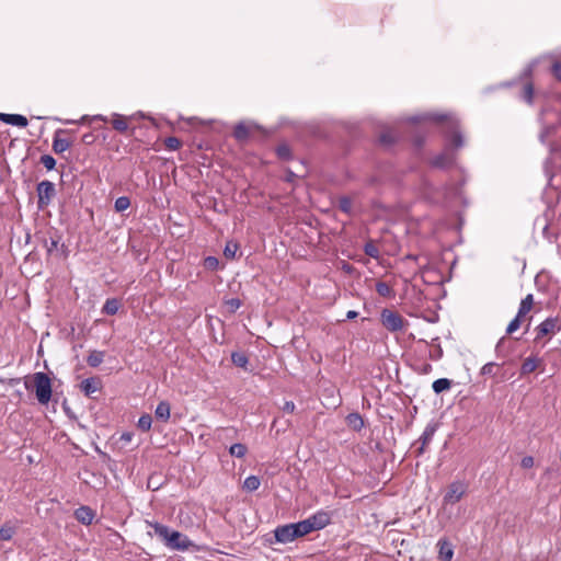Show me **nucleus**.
<instances>
[{"label":"nucleus","mask_w":561,"mask_h":561,"mask_svg":"<svg viewBox=\"0 0 561 561\" xmlns=\"http://www.w3.org/2000/svg\"><path fill=\"white\" fill-rule=\"evenodd\" d=\"M252 128H256V126H249L244 123H238L233 129V137L237 141L244 142L249 139Z\"/></svg>","instance_id":"obj_18"},{"label":"nucleus","mask_w":561,"mask_h":561,"mask_svg":"<svg viewBox=\"0 0 561 561\" xmlns=\"http://www.w3.org/2000/svg\"><path fill=\"white\" fill-rule=\"evenodd\" d=\"M451 388V380L448 378H439L436 379L433 385L432 389L435 393L439 394L444 391H447Z\"/></svg>","instance_id":"obj_25"},{"label":"nucleus","mask_w":561,"mask_h":561,"mask_svg":"<svg viewBox=\"0 0 561 561\" xmlns=\"http://www.w3.org/2000/svg\"><path fill=\"white\" fill-rule=\"evenodd\" d=\"M94 141H95V136L92 133H88L82 136V142L85 145H91Z\"/></svg>","instance_id":"obj_48"},{"label":"nucleus","mask_w":561,"mask_h":561,"mask_svg":"<svg viewBox=\"0 0 561 561\" xmlns=\"http://www.w3.org/2000/svg\"><path fill=\"white\" fill-rule=\"evenodd\" d=\"M226 305L228 306L231 312H236L241 307L242 302L238 298H231L227 300Z\"/></svg>","instance_id":"obj_42"},{"label":"nucleus","mask_w":561,"mask_h":561,"mask_svg":"<svg viewBox=\"0 0 561 561\" xmlns=\"http://www.w3.org/2000/svg\"><path fill=\"white\" fill-rule=\"evenodd\" d=\"M379 140L383 145H391L394 142V138L390 133H383L380 135Z\"/></svg>","instance_id":"obj_45"},{"label":"nucleus","mask_w":561,"mask_h":561,"mask_svg":"<svg viewBox=\"0 0 561 561\" xmlns=\"http://www.w3.org/2000/svg\"><path fill=\"white\" fill-rule=\"evenodd\" d=\"M260 485L261 481L256 476H249L243 483V488L249 492L256 491Z\"/></svg>","instance_id":"obj_28"},{"label":"nucleus","mask_w":561,"mask_h":561,"mask_svg":"<svg viewBox=\"0 0 561 561\" xmlns=\"http://www.w3.org/2000/svg\"><path fill=\"white\" fill-rule=\"evenodd\" d=\"M148 525L153 529L154 535L158 536L169 549L185 551L193 546L187 536L178 530H172L168 526L158 522H148Z\"/></svg>","instance_id":"obj_1"},{"label":"nucleus","mask_w":561,"mask_h":561,"mask_svg":"<svg viewBox=\"0 0 561 561\" xmlns=\"http://www.w3.org/2000/svg\"><path fill=\"white\" fill-rule=\"evenodd\" d=\"M131 439H133V434L129 432L123 433L121 436V440L126 442V443L130 442Z\"/></svg>","instance_id":"obj_50"},{"label":"nucleus","mask_w":561,"mask_h":561,"mask_svg":"<svg viewBox=\"0 0 561 561\" xmlns=\"http://www.w3.org/2000/svg\"><path fill=\"white\" fill-rule=\"evenodd\" d=\"M282 410L286 413H293L295 411V403L293 401H286Z\"/></svg>","instance_id":"obj_49"},{"label":"nucleus","mask_w":561,"mask_h":561,"mask_svg":"<svg viewBox=\"0 0 561 561\" xmlns=\"http://www.w3.org/2000/svg\"><path fill=\"white\" fill-rule=\"evenodd\" d=\"M520 466L524 469L531 468L534 466V458L531 456H525L520 461Z\"/></svg>","instance_id":"obj_47"},{"label":"nucleus","mask_w":561,"mask_h":561,"mask_svg":"<svg viewBox=\"0 0 561 561\" xmlns=\"http://www.w3.org/2000/svg\"><path fill=\"white\" fill-rule=\"evenodd\" d=\"M104 356L105 353L102 351H91L87 358V363L90 367H98L103 363Z\"/></svg>","instance_id":"obj_24"},{"label":"nucleus","mask_w":561,"mask_h":561,"mask_svg":"<svg viewBox=\"0 0 561 561\" xmlns=\"http://www.w3.org/2000/svg\"><path fill=\"white\" fill-rule=\"evenodd\" d=\"M24 386H25V388H26L27 390H28V389H31V385H30V382H28L27 380H25Z\"/></svg>","instance_id":"obj_55"},{"label":"nucleus","mask_w":561,"mask_h":561,"mask_svg":"<svg viewBox=\"0 0 561 561\" xmlns=\"http://www.w3.org/2000/svg\"><path fill=\"white\" fill-rule=\"evenodd\" d=\"M542 362L543 360L537 355H531L525 358L520 366V376L524 377L534 373L540 365H542Z\"/></svg>","instance_id":"obj_13"},{"label":"nucleus","mask_w":561,"mask_h":561,"mask_svg":"<svg viewBox=\"0 0 561 561\" xmlns=\"http://www.w3.org/2000/svg\"><path fill=\"white\" fill-rule=\"evenodd\" d=\"M101 387V380L99 377L85 378L80 383V389L85 396H91L96 392Z\"/></svg>","instance_id":"obj_16"},{"label":"nucleus","mask_w":561,"mask_h":561,"mask_svg":"<svg viewBox=\"0 0 561 561\" xmlns=\"http://www.w3.org/2000/svg\"><path fill=\"white\" fill-rule=\"evenodd\" d=\"M466 493V488L463 483L456 481L453 482L448 486V491L444 495V503L446 504H455L461 500L463 494Z\"/></svg>","instance_id":"obj_11"},{"label":"nucleus","mask_w":561,"mask_h":561,"mask_svg":"<svg viewBox=\"0 0 561 561\" xmlns=\"http://www.w3.org/2000/svg\"><path fill=\"white\" fill-rule=\"evenodd\" d=\"M455 161H456L455 152L451 149H449L448 147H445L443 152L435 156L431 160V164L437 169H448L455 164Z\"/></svg>","instance_id":"obj_10"},{"label":"nucleus","mask_w":561,"mask_h":561,"mask_svg":"<svg viewBox=\"0 0 561 561\" xmlns=\"http://www.w3.org/2000/svg\"><path fill=\"white\" fill-rule=\"evenodd\" d=\"M0 121L5 124L18 127H26L28 124L27 118L21 114L0 113Z\"/></svg>","instance_id":"obj_15"},{"label":"nucleus","mask_w":561,"mask_h":561,"mask_svg":"<svg viewBox=\"0 0 561 561\" xmlns=\"http://www.w3.org/2000/svg\"><path fill=\"white\" fill-rule=\"evenodd\" d=\"M231 362L237 367L247 369V365L249 364V358L244 352H232Z\"/></svg>","instance_id":"obj_26"},{"label":"nucleus","mask_w":561,"mask_h":561,"mask_svg":"<svg viewBox=\"0 0 561 561\" xmlns=\"http://www.w3.org/2000/svg\"><path fill=\"white\" fill-rule=\"evenodd\" d=\"M121 308V302L117 298H108L102 307V313L114 316Z\"/></svg>","instance_id":"obj_20"},{"label":"nucleus","mask_w":561,"mask_h":561,"mask_svg":"<svg viewBox=\"0 0 561 561\" xmlns=\"http://www.w3.org/2000/svg\"><path fill=\"white\" fill-rule=\"evenodd\" d=\"M376 291L382 297H389L391 294V288L387 283L378 282L376 284Z\"/></svg>","instance_id":"obj_39"},{"label":"nucleus","mask_w":561,"mask_h":561,"mask_svg":"<svg viewBox=\"0 0 561 561\" xmlns=\"http://www.w3.org/2000/svg\"><path fill=\"white\" fill-rule=\"evenodd\" d=\"M35 396L41 404H47L51 399V381L47 374L43 371L33 375Z\"/></svg>","instance_id":"obj_4"},{"label":"nucleus","mask_w":561,"mask_h":561,"mask_svg":"<svg viewBox=\"0 0 561 561\" xmlns=\"http://www.w3.org/2000/svg\"><path fill=\"white\" fill-rule=\"evenodd\" d=\"M75 517L81 524L90 525L95 517V512L89 506H80L75 511Z\"/></svg>","instance_id":"obj_14"},{"label":"nucleus","mask_w":561,"mask_h":561,"mask_svg":"<svg viewBox=\"0 0 561 561\" xmlns=\"http://www.w3.org/2000/svg\"><path fill=\"white\" fill-rule=\"evenodd\" d=\"M91 121H103V122H107V118L103 115H95L91 118Z\"/></svg>","instance_id":"obj_53"},{"label":"nucleus","mask_w":561,"mask_h":561,"mask_svg":"<svg viewBox=\"0 0 561 561\" xmlns=\"http://www.w3.org/2000/svg\"><path fill=\"white\" fill-rule=\"evenodd\" d=\"M339 208L341 211L350 215L352 213V199L347 196L340 197Z\"/></svg>","instance_id":"obj_36"},{"label":"nucleus","mask_w":561,"mask_h":561,"mask_svg":"<svg viewBox=\"0 0 561 561\" xmlns=\"http://www.w3.org/2000/svg\"><path fill=\"white\" fill-rule=\"evenodd\" d=\"M504 379H505V374H503V375L501 376V380H504Z\"/></svg>","instance_id":"obj_58"},{"label":"nucleus","mask_w":561,"mask_h":561,"mask_svg":"<svg viewBox=\"0 0 561 561\" xmlns=\"http://www.w3.org/2000/svg\"><path fill=\"white\" fill-rule=\"evenodd\" d=\"M381 323L387 330L397 332L403 329L404 319L396 311L383 309L381 311Z\"/></svg>","instance_id":"obj_7"},{"label":"nucleus","mask_w":561,"mask_h":561,"mask_svg":"<svg viewBox=\"0 0 561 561\" xmlns=\"http://www.w3.org/2000/svg\"><path fill=\"white\" fill-rule=\"evenodd\" d=\"M535 341L541 340L546 335L556 334L561 331V321L559 318L549 317L536 327Z\"/></svg>","instance_id":"obj_8"},{"label":"nucleus","mask_w":561,"mask_h":561,"mask_svg":"<svg viewBox=\"0 0 561 561\" xmlns=\"http://www.w3.org/2000/svg\"><path fill=\"white\" fill-rule=\"evenodd\" d=\"M58 244H59L58 239H50L49 243L47 240H45V247H46L47 253L51 254L53 251L57 249Z\"/></svg>","instance_id":"obj_44"},{"label":"nucleus","mask_w":561,"mask_h":561,"mask_svg":"<svg viewBox=\"0 0 561 561\" xmlns=\"http://www.w3.org/2000/svg\"><path fill=\"white\" fill-rule=\"evenodd\" d=\"M503 364H501V366ZM499 367H500V364L494 363V362H489L482 366V368L480 370V375L495 377L497 375Z\"/></svg>","instance_id":"obj_27"},{"label":"nucleus","mask_w":561,"mask_h":561,"mask_svg":"<svg viewBox=\"0 0 561 561\" xmlns=\"http://www.w3.org/2000/svg\"><path fill=\"white\" fill-rule=\"evenodd\" d=\"M66 133H67L66 129H57L55 131L54 138H53V150L55 153H58V154L62 153L70 148L71 142L66 138L60 137L61 134H66Z\"/></svg>","instance_id":"obj_12"},{"label":"nucleus","mask_w":561,"mask_h":561,"mask_svg":"<svg viewBox=\"0 0 561 561\" xmlns=\"http://www.w3.org/2000/svg\"><path fill=\"white\" fill-rule=\"evenodd\" d=\"M152 425V417L150 414H144L139 417L137 426L142 432H148Z\"/></svg>","instance_id":"obj_32"},{"label":"nucleus","mask_w":561,"mask_h":561,"mask_svg":"<svg viewBox=\"0 0 561 561\" xmlns=\"http://www.w3.org/2000/svg\"><path fill=\"white\" fill-rule=\"evenodd\" d=\"M432 119L436 122H446L449 128L447 134V144L445 147H448L454 151V149L462 148L465 145L463 137L458 128V123L455 119L447 118L446 115H432Z\"/></svg>","instance_id":"obj_3"},{"label":"nucleus","mask_w":561,"mask_h":561,"mask_svg":"<svg viewBox=\"0 0 561 561\" xmlns=\"http://www.w3.org/2000/svg\"><path fill=\"white\" fill-rule=\"evenodd\" d=\"M112 126L119 133H125L128 129L127 118L121 114L114 113L112 118Z\"/></svg>","instance_id":"obj_22"},{"label":"nucleus","mask_w":561,"mask_h":561,"mask_svg":"<svg viewBox=\"0 0 561 561\" xmlns=\"http://www.w3.org/2000/svg\"><path fill=\"white\" fill-rule=\"evenodd\" d=\"M522 98L528 104H533L534 101V85L531 83H526L523 88Z\"/></svg>","instance_id":"obj_34"},{"label":"nucleus","mask_w":561,"mask_h":561,"mask_svg":"<svg viewBox=\"0 0 561 561\" xmlns=\"http://www.w3.org/2000/svg\"><path fill=\"white\" fill-rule=\"evenodd\" d=\"M364 252L373 259H377L379 256V250L373 242H367L365 244Z\"/></svg>","instance_id":"obj_38"},{"label":"nucleus","mask_w":561,"mask_h":561,"mask_svg":"<svg viewBox=\"0 0 561 561\" xmlns=\"http://www.w3.org/2000/svg\"><path fill=\"white\" fill-rule=\"evenodd\" d=\"M41 163L47 169L53 170L56 167V160L50 154H44L41 157Z\"/></svg>","instance_id":"obj_40"},{"label":"nucleus","mask_w":561,"mask_h":561,"mask_svg":"<svg viewBox=\"0 0 561 561\" xmlns=\"http://www.w3.org/2000/svg\"><path fill=\"white\" fill-rule=\"evenodd\" d=\"M522 317L517 316L508 323L506 328V333L512 334L514 333L522 324Z\"/></svg>","instance_id":"obj_41"},{"label":"nucleus","mask_w":561,"mask_h":561,"mask_svg":"<svg viewBox=\"0 0 561 561\" xmlns=\"http://www.w3.org/2000/svg\"><path fill=\"white\" fill-rule=\"evenodd\" d=\"M205 265L208 268L215 270L218 266V260L215 256H207L205 259Z\"/></svg>","instance_id":"obj_46"},{"label":"nucleus","mask_w":561,"mask_h":561,"mask_svg":"<svg viewBox=\"0 0 561 561\" xmlns=\"http://www.w3.org/2000/svg\"><path fill=\"white\" fill-rule=\"evenodd\" d=\"M411 122L416 123V122H419V118L417 117H413V118H411Z\"/></svg>","instance_id":"obj_56"},{"label":"nucleus","mask_w":561,"mask_h":561,"mask_svg":"<svg viewBox=\"0 0 561 561\" xmlns=\"http://www.w3.org/2000/svg\"><path fill=\"white\" fill-rule=\"evenodd\" d=\"M20 378H12L10 379V385L13 386V385H18L20 382Z\"/></svg>","instance_id":"obj_54"},{"label":"nucleus","mask_w":561,"mask_h":561,"mask_svg":"<svg viewBox=\"0 0 561 561\" xmlns=\"http://www.w3.org/2000/svg\"><path fill=\"white\" fill-rule=\"evenodd\" d=\"M553 77L561 82V61H554L551 67Z\"/></svg>","instance_id":"obj_43"},{"label":"nucleus","mask_w":561,"mask_h":561,"mask_svg":"<svg viewBox=\"0 0 561 561\" xmlns=\"http://www.w3.org/2000/svg\"><path fill=\"white\" fill-rule=\"evenodd\" d=\"M437 546L439 548V550H438L439 560L440 561H451V559L454 557L453 545L445 539H439L437 542Z\"/></svg>","instance_id":"obj_17"},{"label":"nucleus","mask_w":561,"mask_h":561,"mask_svg":"<svg viewBox=\"0 0 561 561\" xmlns=\"http://www.w3.org/2000/svg\"><path fill=\"white\" fill-rule=\"evenodd\" d=\"M358 316V312L357 311H354V310H350L347 311L346 313V319H355L356 317Z\"/></svg>","instance_id":"obj_52"},{"label":"nucleus","mask_w":561,"mask_h":561,"mask_svg":"<svg viewBox=\"0 0 561 561\" xmlns=\"http://www.w3.org/2000/svg\"><path fill=\"white\" fill-rule=\"evenodd\" d=\"M308 535L302 520L278 526L274 529V538L276 542L289 543L297 538Z\"/></svg>","instance_id":"obj_2"},{"label":"nucleus","mask_w":561,"mask_h":561,"mask_svg":"<svg viewBox=\"0 0 561 561\" xmlns=\"http://www.w3.org/2000/svg\"><path fill=\"white\" fill-rule=\"evenodd\" d=\"M170 411H171L170 403L167 401H161L157 405L154 414L158 420L167 422L170 419Z\"/></svg>","instance_id":"obj_21"},{"label":"nucleus","mask_w":561,"mask_h":561,"mask_svg":"<svg viewBox=\"0 0 561 561\" xmlns=\"http://www.w3.org/2000/svg\"><path fill=\"white\" fill-rule=\"evenodd\" d=\"M239 249V245L234 242H227L226 247H225V250H224V255L226 256V259H234L236 257V253Z\"/></svg>","instance_id":"obj_35"},{"label":"nucleus","mask_w":561,"mask_h":561,"mask_svg":"<svg viewBox=\"0 0 561 561\" xmlns=\"http://www.w3.org/2000/svg\"><path fill=\"white\" fill-rule=\"evenodd\" d=\"M534 305V296L533 294H528L524 299H522L517 316L524 318L533 308Z\"/></svg>","instance_id":"obj_23"},{"label":"nucleus","mask_w":561,"mask_h":561,"mask_svg":"<svg viewBox=\"0 0 561 561\" xmlns=\"http://www.w3.org/2000/svg\"><path fill=\"white\" fill-rule=\"evenodd\" d=\"M346 424L352 430L358 432L364 427V420L359 413L353 412L346 416Z\"/></svg>","instance_id":"obj_19"},{"label":"nucleus","mask_w":561,"mask_h":561,"mask_svg":"<svg viewBox=\"0 0 561 561\" xmlns=\"http://www.w3.org/2000/svg\"><path fill=\"white\" fill-rule=\"evenodd\" d=\"M87 119H88V117H87V116H82V118H81V123L85 122Z\"/></svg>","instance_id":"obj_57"},{"label":"nucleus","mask_w":561,"mask_h":561,"mask_svg":"<svg viewBox=\"0 0 561 561\" xmlns=\"http://www.w3.org/2000/svg\"><path fill=\"white\" fill-rule=\"evenodd\" d=\"M14 534L15 528L9 523H5L0 528V540L8 541L13 537Z\"/></svg>","instance_id":"obj_30"},{"label":"nucleus","mask_w":561,"mask_h":561,"mask_svg":"<svg viewBox=\"0 0 561 561\" xmlns=\"http://www.w3.org/2000/svg\"><path fill=\"white\" fill-rule=\"evenodd\" d=\"M276 154L279 159L288 161L291 159V150L288 145L282 144L276 148Z\"/></svg>","instance_id":"obj_31"},{"label":"nucleus","mask_w":561,"mask_h":561,"mask_svg":"<svg viewBox=\"0 0 561 561\" xmlns=\"http://www.w3.org/2000/svg\"><path fill=\"white\" fill-rule=\"evenodd\" d=\"M130 206V199L127 196H121L116 198L114 208L117 213L126 210Z\"/></svg>","instance_id":"obj_33"},{"label":"nucleus","mask_w":561,"mask_h":561,"mask_svg":"<svg viewBox=\"0 0 561 561\" xmlns=\"http://www.w3.org/2000/svg\"><path fill=\"white\" fill-rule=\"evenodd\" d=\"M248 448L244 444L236 443L229 448V454L232 457L242 458L245 456Z\"/></svg>","instance_id":"obj_29"},{"label":"nucleus","mask_w":561,"mask_h":561,"mask_svg":"<svg viewBox=\"0 0 561 561\" xmlns=\"http://www.w3.org/2000/svg\"><path fill=\"white\" fill-rule=\"evenodd\" d=\"M436 430V424H427L421 437L413 444V446L420 444L414 450L415 457H421L426 451V447L432 442Z\"/></svg>","instance_id":"obj_9"},{"label":"nucleus","mask_w":561,"mask_h":561,"mask_svg":"<svg viewBox=\"0 0 561 561\" xmlns=\"http://www.w3.org/2000/svg\"><path fill=\"white\" fill-rule=\"evenodd\" d=\"M37 208L44 210L56 195L55 184L48 180H44L37 184Z\"/></svg>","instance_id":"obj_5"},{"label":"nucleus","mask_w":561,"mask_h":561,"mask_svg":"<svg viewBox=\"0 0 561 561\" xmlns=\"http://www.w3.org/2000/svg\"><path fill=\"white\" fill-rule=\"evenodd\" d=\"M504 341H505V337H502V339L497 342V344H496V346H495V351H496V353H497V354H501V352H502V345H503Z\"/></svg>","instance_id":"obj_51"},{"label":"nucleus","mask_w":561,"mask_h":561,"mask_svg":"<svg viewBox=\"0 0 561 561\" xmlns=\"http://www.w3.org/2000/svg\"><path fill=\"white\" fill-rule=\"evenodd\" d=\"M306 531L308 534L320 530L331 523V514L325 511H318L317 513L302 520Z\"/></svg>","instance_id":"obj_6"},{"label":"nucleus","mask_w":561,"mask_h":561,"mask_svg":"<svg viewBox=\"0 0 561 561\" xmlns=\"http://www.w3.org/2000/svg\"><path fill=\"white\" fill-rule=\"evenodd\" d=\"M181 145H182L181 140L173 136L168 137L164 140L165 148L171 151L178 150L181 147Z\"/></svg>","instance_id":"obj_37"}]
</instances>
